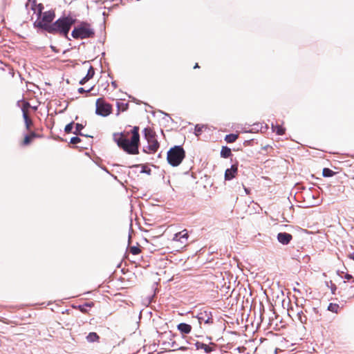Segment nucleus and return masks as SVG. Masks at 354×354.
<instances>
[{"label": "nucleus", "instance_id": "obj_26", "mask_svg": "<svg viewBox=\"0 0 354 354\" xmlns=\"http://www.w3.org/2000/svg\"><path fill=\"white\" fill-rule=\"evenodd\" d=\"M35 136V133H32V135L30 136H26L25 138H24V145H28L31 140H32V138Z\"/></svg>", "mask_w": 354, "mask_h": 354}, {"label": "nucleus", "instance_id": "obj_38", "mask_svg": "<svg viewBox=\"0 0 354 354\" xmlns=\"http://www.w3.org/2000/svg\"><path fill=\"white\" fill-rule=\"evenodd\" d=\"M349 257L354 261V253L349 254Z\"/></svg>", "mask_w": 354, "mask_h": 354}, {"label": "nucleus", "instance_id": "obj_11", "mask_svg": "<svg viewBox=\"0 0 354 354\" xmlns=\"http://www.w3.org/2000/svg\"><path fill=\"white\" fill-rule=\"evenodd\" d=\"M305 312L309 315V319L311 322H318L319 320L320 315L316 308H311L308 310H306Z\"/></svg>", "mask_w": 354, "mask_h": 354}, {"label": "nucleus", "instance_id": "obj_40", "mask_svg": "<svg viewBox=\"0 0 354 354\" xmlns=\"http://www.w3.org/2000/svg\"><path fill=\"white\" fill-rule=\"evenodd\" d=\"M198 67H199V66H198V64H196V65L194 66V68H198Z\"/></svg>", "mask_w": 354, "mask_h": 354}, {"label": "nucleus", "instance_id": "obj_12", "mask_svg": "<svg viewBox=\"0 0 354 354\" xmlns=\"http://www.w3.org/2000/svg\"><path fill=\"white\" fill-rule=\"evenodd\" d=\"M237 166L235 165H232L230 169H227L225 172V179L226 180H230L233 178L235 177L236 174L237 173Z\"/></svg>", "mask_w": 354, "mask_h": 354}, {"label": "nucleus", "instance_id": "obj_31", "mask_svg": "<svg viewBox=\"0 0 354 354\" xmlns=\"http://www.w3.org/2000/svg\"><path fill=\"white\" fill-rule=\"evenodd\" d=\"M80 141H81V140L78 137H73L71 139V143L74 144V145H76V144L80 142Z\"/></svg>", "mask_w": 354, "mask_h": 354}, {"label": "nucleus", "instance_id": "obj_10", "mask_svg": "<svg viewBox=\"0 0 354 354\" xmlns=\"http://www.w3.org/2000/svg\"><path fill=\"white\" fill-rule=\"evenodd\" d=\"M278 241L283 245H288L292 239V236L286 232H279L277 234Z\"/></svg>", "mask_w": 354, "mask_h": 354}, {"label": "nucleus", "instance_id": "obj_3", "mask_svg": "<svg viewBox=\"0 0 354 354\" xmlns=\"http://www.w3.org/2000/svg\"><path fill=\"white\" fill-rule=\"evenodd\" d=\"M185 151L180 146H175L171 148L167 152V160L168 162L174 166L176 167L179 165L185 158Z\"/></svg>", "mask_w": 354, "mask_h": 354}, {"label": "nucleus", "instance_id": "obj_27", "mask_svg": "<svg viewBox=\"0 0 354 354\" xmlns=\"http://www.w3.org/2000/svg\"><path fill=\"white\" fill-rule=\"evenodd\" d=\"M84 128V126L81 124H76L75 131L73 132L75 134H80L82 136L83 134L80 133V131Z\"/></svg>", "mask_w": 354, "mask_h": 354}, {"label": "nucleus", "instance_id": "obj_1", "mask_svg": "<svg viewBox=\"0 0 354 354\" xmlns=\"http://www.w3.org/2000/svg\"><path fill=\"white\" fill-rule=\"evenodd\" d=\"M139 128L134 127L131 133V140L124 133H114L113 139L118 145L122 148L125 151L131 154L138 153V143L140 136L138 133Z\"/></svg>", "mask_w": 354, "mask_h": 354}, {"label": "nucleus", "instance_id": "obj_20", "mask_svg": "<svg viewBox=\"0 0 354 354\" xmlns=\"http://www.w3.org/2000/svg\"><path fill=\"white\" fill-rule=\"evenodd\" d=\"M339 309V306L337 304L330 303L328 306V310L333 313H337Z\"/></svg>", "mask_w": 354, "mask_h": 354}, {"label": "nucleus", "instance_id": "obj_30", "mask_svg": "<svg viewBox=\"0 0 354 354\" xmlns=\"http://www.w3.org/2000/svg\"><path fill=\"white\" fill-rule=\"evenodd\" d=\"M203 128V126H201L199 124L196 125L195 127V134L196 136H198L201 132L202 131V129Z\"/></svg>", "mask_w": 354, "mask_h": 354}, {"label": "nucleus", "instance_id": "obj_35", "mask_svg": "<svg viewBox=\"0 0 354 354\" xmlns=\"http://www.w3.org/2000/svg\"><path fill=\"white\" fill-rule=\"evenodd\" d=\"M176 349L181 350V351H185V350H187V348L185 347V346H181V347H180L178 348H175L174 350H176Z\"/></svg>", "mask_w": 354, "mask_h": 354}, {"label": "nucleus", "instance_id": "obj_6", "mask_svg": "<svg viewBox=\"0 0 354 354\" xmlns=\"http://www.w3.org/2000/svg\"><path fill=\"white\" fill-rule=\"evenodd\" d=\"M71 35L75 39H85L92 37L94 35V32L88 24H84L79 27L75 28Z\"/></svg>", "mask_w": 354, "mask_h": 354}, {"label": "nucleus", "instance_id": "obj_37", "mask_svg": "<svg viewBox=\"0 0 354 354\" xmlns=\"http://www.w3.org/2000/svg\"><path fill=\"white\" fill-rule=\"evenodd\" d=\"M244 190H245V192L247 194H250V190L246 188V187H244Z\"/></svg>", "mask_w": 354, "mask_h": 354}, {"label": "nucleus", "instance_id": "obj_18", "mask_svg": "<svg viewBox=\"0 0 354 354\" xmlns=\"http://www.w3.org/2000/svg\"><path fill=\"white\" fill-rule=\"evenodd\" d=\"M272 129L273 131L276 132L278 135H283L285 131V129L279 125L272 124Z\"/></svg>", "mask_w": 354, "mask_h": 354}, {"label": "nucleus", "instance_id": "obj_34", "mask_svg": "<svg viewBox=\"0 0 354 354\" xmlns=\"http://www.w3.org/2000/svg\"><path fill=\"white\" fill-rule=\"evenodd\" d=\"M141 172H142V173H147V174H150V169H149L148 171H147V170H145V168L143 167V169H142V171H141Z\"/></svg>", "mask_w": 354, "mask_h": 354}, {"label": "nucleus", "instance_id": "obj_15", "mask_svg": "<svg viewBox=\"0 0 354 354\" xmlns=\"http://www.w3.org/2000/svg\"><path fill=\"white\" fill-rule=\"evenodd\" d=\"M196 347L197 349H203L207 353H209L213 351L212 347L202 342H196Z\"/></svg>", "mask_w": 354, "mask_h": 354}, {"label": "nucleus", "instance_id": "obj_4", "mask_svg": "<svg viewBox=\"0 0 354 354\" xmlns=\"http://www.w3.org/2000/svg\"><path fill=\"white\" fill-rule=\"evenodd\" d=\"M55 18V13L53 11L44 12L40 19L35 22V26L42 28L47 32H51L53 24L51 22Z\"/></svg>", "mask_w": 354, "mask_h": 354}, {"label": "nucleus", "instance_id": "obj_17", "mask_svg": "<svg viewBox=\"0 0 354 354\" xmlns=\"http://www.w3.org/2000/svg\"><path fill=\"white\" fill-rule=\"evenodd\" d=\"M231 149L227 147H223L221 151V156L223 158H228L231 155Z\"/></svg>", "mask_w": 354, "mask_h": 354}, {"label": "nucleus", "instance_id": "obj_25", "mask_svg": "<svg viewBox=\"0 0 354 354\" xmlns=\"http://www.w3.org/2000/svg\"><path fill=\"white\" fill-rule=\"evenodd\" d=\"M23 116H24V120H25V123H26V127H27V129H28L29 127H30V124H31V121L28 118V116L26 112L24 110H23Z\"/></svg>", "mask_w": 354, "mask_h": 354}, {"label": "nucleus", "instance_id": "obj_22", "mask_svg": "<svg viewBox=\"0 0 354 354\" xmlns=\"http://www.w3.org/2000/svg\"><path fill=\"white\" fill-rule=\"evenodd\" d=\"M297 317H298L299 320L301 323L306 324L308 318H307L306 315H305L304 314L303 311L298 312Z\"/></svg>", "mask_w": 354, "mask_h": 354}, {"label": "nucleus", "instance_id": "obj_24", "mask_svg": "<svg viewBox=\"0 0 354 354\" xmlns=\"http://www.w3.org/2000/svg\"><path fill=\"white\" fill-rule=\"evenodd\" d=\"M322 174L324 177H331L334 175L335 172L328 168H324Z\"/></svg>", "mask_w": 354, "mask_h": 354}, {"label": "nucleus", "instance_id": "obj_28", "mask_svg": "<svg viewBox=\"0 0 354 354\" xmlns=\"http://www.w3.org/2000/svg\"><path fill=\"white\" fill-rule=\"evenodd\" d=\"M130 252L134 254V255H137L140 252V250L138 248V247H136V246H133L130 248Z\"/></svg>", "mask_w": 354, "mask_h": 354}, {"label": "nucleus", "instance_id": "obj_36", "mask_svg": "<svg viewBox=\"0 0 354 354\" xmlns=\"http://www.w3.org/2000/svg\"><path fill=\"white\" fill-rule=\"evenodd\" d=\"M39 16H41V15L42 6L41 4H39Z\"/></svg>", "mask_w": 354, "mask_h": 354}, {"label": "nucleus", "instance_id": "obj_2", "mask_svg": "<svg viewBox=\"0 0 354 354\" xmlns=\"http://www.w3.org/2000/svg\"><path fill=\"white\" fill-rule=\"evenodd\" d=\"M75 20L71 17H64L59 19L53 24L50 33L59 32L67 37L68 33Z\"/></svg>", "mask_w": 354, "mask_h": 354}, {"label": "nucleus", "instance_id": "obj_9", "mask_svg": "<svg viewBox=\"0 0 354 354\" xmlns=\"http://www.w3.org/2000/svg\"><path fill=\"white\" fill-rule=\"evenodd\" d=\"M197 319L200 324H201L203 322H204L205 324L212 323V317L210 312H201L197 315Z\"/></svg>", "mask_w": 354, "mask_h": 354}, {"label": "nucleus", "instance_id": "obj_16", "mask_svg": "<svg viewBox=\"0 0 354 354\" xmlns=\"http://www.w3.org/2000/svg\"><path fill=\"white\" fill-rule=\"evenodd\" d=\"M86 339L88 342L92 343V342H98L100 337L96 333L91 332L88 334Z\"/></svg>", "mask_w": 354, "mask_h": 354}, {"label": "nucleus", "instance_id": "obj_39", "mask_svg": "<svg viewBox=\"0 0 354 354\" xmlns=\"http://www.w3.org/2000/svg\"><path fill=\"white\" fill-rule=\"evenodd\" d=\"M86 306H89V307H91V306H93V304H92V303H91V304H86Z\"/></svg>", "mask_w": 354, "mask_h": 354}, {"label": "nucleus", "instance_id": "obj_8", "mask_svg": "<svg viewBox=\"0 0 354 354\" xmlns=\"http://www.w3.org/2000/svg\"><path fill=\"white\" fill-rule=\"evenodd\" d=\"M189 235L186 230L174 234L172 241L177 243L176 246L183 248L187 244Z\"/></svg>", "mask_w": 354, "mask_h": 354}, {"label": "nucleus", "instance_id": "obj_19", "mask_svg": "<svg viewBox=\"0 0 354 354\" xmlns=\"http://www.w3.org/2000/svg\"><path fill=\"white\" fill-rule=\"evenodd\" d=\"M238 136L236 134H229L225 136V140L228 143H232L236 141Z\"/></svg>", "mask_w": 354, "mask_h": 354}, {"label": "nucleus", "instance_id": "obj_5", "mask_svg": "<svg viewBox=\"0 0 354 354\" xmlns=\"http://www.w3.org/2000/svg\"><path fill=\"white\" fill-rule=\"evenodd\" d=\"M145 139L147 140L148 145L143 150L147 153H155L159 148V143L155 137L153 131L151 129L145 128L144 129Z\"/></svg>", "mask_w": 354, "mask_h": 354}, {"label": "nucleus", "instance_id": "obj_14", "mask_svg": "<svg viewBox=\"0 0 354 354\" xmlns=\"http://www.w3.org/2000/svg\"><path fill=\"white\" fill-rule=\"evenodd\" d=\"M94 73H95L94 70H93V67L91 66L87 72L86 75L80 81V84H85L88 80H89L90 79H91L93 77Z\"/></svg>", "mask_w": 354, "mask_h": 354}, {"label": "nucleus", "instance_id": "obj_23", "mask_svg": "<svg viewBox=\"0 0 354 354\" xmlns=\"http://www.w3.org/2000/svg\"><path fill=\"white\" fill-rule=\"evenodd\" d=\"M297 317H298L299 320L301 323L306 324L308 318H307L306 315H305L304 314L303 311L298 312Z\"/></svg>", "mask_w": 354, "mask_h": 354}, {"label": "nucleus", "instance_id": "obj_21", "mask_svg": "<svg viewBox=\"0 0 354 354\" xmlns=\"http://www.w3.org/2000/svg\"><path fill=\"white\" fill-rule=\"evenodd\" d=\"M297 317H298L299 320L301 323L306 324L308 318H307L306 315H305L304 314L303 311L298 312Z\"/></svg>", "mask_w": 354, "mask_h": 354}, {"label": "nucleus", "instance_id": "obj_33", "mask_svg": "<svg viewBox=\"0 0 354 354\" xmlns=\"http://www.w3.org/2000/svg\"><path fill=\"white\" fill-rule=\"evenodd\" d=\"M344 278L347 280H350L351 279L353 278V277L351 275V274H346L344 277Z\"/></svg>", "mask_w": 354, "mask_h": 354}, {"label": "nucleus", "instance_id": "obj_41", "mask_svg": "<svg viewBox=\"0 0 354 354\" xmlns=\"http://www.w3.org/2000/svg\"><path fill=\"white\" fill-rule=\"evenodd\" d=\"M81 311L84 312V311H86V310L83 307H82L81 308Z\"/></svg>", "mask_w": 354, "mask_h": 354}, {"label": "nucleus", "instance_id": "obj_29", "mask_svg": "<svg viewBox=\"0 0 354 354\" xmlns=\"http://www.w3.org/2000/svg\"><path fill=\"white\" fill-rule=\"evenodd\" d=\"M73 122L68 124L65 127V129H64L65 132L67 133H70L72 131V129H73Z\"/></svg>", "mask_w": 354, "mask_h": 354}, {"label": "nucleus", "instance_id": "obj_7", "mask_svg": "<svg viewBox=\"0 0 354 354\" xmlns=\"http://www.w3.org/2000/svg\"><path fill=\"white\" fill-rule=\"evenodd\" d=\"M95 105V113L97 115H101L102 117H106L111 114L112 111L111 106L109 104L106 103L101 98L97 100Z\"/></svg>", "mask_w": 354, "mask_h": 354}, {"label": "nucleus", "instance_id": "obj_32", "mask_svg": "<svg viewBox=\"0 0 354 354\" xmlns=\"http://www.w3.org/2000/svg\"><path fill=\"white\" fill-rule=\"evenodd\" d=\"M91 90V88L88 89L87 91H85V90H84L83 88H82V87L78 88V91H79V93H84V92H89Z\"/></svg>", "mask_w": 354, "mask_h": 354}, {"label": "nucleus", "instance_id": "obj_13", "mask_svg": "<svg viewBox=\"0 0 354 354\" xmlns=\"http://www.w3.org/2000/svg\"><path fill=\"white\" fill-rule=\"evenodd\" d=\"M178 329L185 334H188L191 332L192 326L189 324L185 323H180L178 325Z\"/></svg>", "mask_w": 354, "mask_h": 354}]
</instances>
